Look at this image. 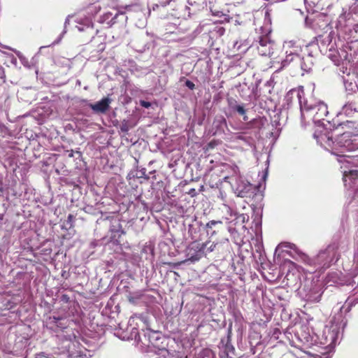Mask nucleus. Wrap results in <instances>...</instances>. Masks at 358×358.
<instances>
[{
    "label": "nucleus",
    "instance_id": "obj_1",
    "mask_svg": "<svg viewBox=\"0 0 358 358\" xmlns=\"http://www.w3.org/2000/svg\"><path fill=\"white\" fill-rule=\"evenodd\" d=\"M299 103L301 117L303 119L311 118L315 123L320 122L329 113L327 106L323 102L313 106L308 104L306 100L302 101L299 96Z\"/></svg>",
    "mask_w": 358,
    "mask_h": 358
},
{
    "label": "nucleus",
    "instance_id": "obj_2",
    "mask_svg": "<svg viewBox=\"0 0 358 358\" xmlns=\"http://www.w3.org/2000/svg\"><path fill=\"white\" fill-rule=\"evenodd\" d=\"M341 334L340 327L332 323L326 326L322 334L318 337L320 343L328 351H331L336 345Z\"/></svg>",
    "mask_w": 358,
    "mask_h": 358
},
{
    "label": "nucleus",
    "instance_id": "obj_3",
    "mask_svg": "<svg viewBox=\"0 0 358 358\" xmlns=\"http://www.w3.org/2000/svg\"><path fill=\"white\" fill-rule=\"evenodd\" d=\"M354 141L355 139H352L351 133H343L334 140V144L331 150L336 155H339V152L343 153L345 151L353 150L357 148V145L354 143Z\"/></svg>",
    "mask_w": 358,
    "mask_h": 358
},
{
    "label": "nucleus",
    "instance_id": "obj_4",
    "mask_svg": "<svg viewBox=\"0 0 358 358\" xmlns=\"http://www.w3.org/2000/svg\"><path fill=\"white\" fill-rule=\"evenodd\" d=\"M208 243L200 244L196 242L191 243L187 250V261L195 262L199 261L205 255V248Z\"/></svg>",
    "mask_w": 358,
    "mask_h": 358
},
{
    "label": "nucleus",
    "instance_id": "obj_5",
    "mask_svg": "<svg viewBox=\"0 0 358 358\" xmlns=\"http://www.w3.org/2000/svg\"><path fill=\"white\" fill-rule=\"evenodd\" d=\"M317 141L326 149H331L334 144L333 134L331 131L319 127L313 134Z\"/></svg>",
    "mask_w": 358,
    "mask_h": 358
},
{
    "label": "nucleus",
    "instance_id": "obj_6",
    "mask_svg": "<svg viewBox=\"0 0 358 358\" xmlns=\"http://www.w3.org/2000/svg\"><path fill=\"white\" fill-rule=\"evenodd\" d=\"M257 50L262 56H271L273 54V43L268 36H261L258 41Z\"/></svg>",
    "mask_w": 358,
    "mask_h": 358
},
{
    "label": "nucleus",
    "instance_id": "obj_7",
    "mask_svg": "<svg viewBox=\"0 0 358 358\" xmlns=\"http://www.w3.org/2000/svg\"><path fill=\"white\" fill-rule=\"evenodd\" d=\"M112 101L111 98L106 96L94 103H90L89 106L95 113L104 114L109 110Z\"/></svg>",
    "mask_w": 358,
    "mask_h": 358
},
{
    "label": "nucleus",
    "instance_id": "obj_8",
    "mask_svg": "<svg viewBox=\"0 0 358 358\" xmlns=\"http://www.w3.org/2000/svg\"><path fill=\"white\" fill-rule=\"evenodd\" d=\"M112 232L118 233L119 236L124 234V230L122 229V226L119 220H115L112 222L110 228Z\"/></svg>",
    "mask_w": 358,
    "mask_h": 358
},
{
    "label": "nucleus",
    "instance_id": "obj_9",
    "mask_svg": "<svg viewBox=\"0 0 358 358\" xmlns=\"http://www.w3.org/2000/svg\"><path fill=\"white\" fill-rule=\"evenodd\" d=\"M145 337H148L149 343L155 346L157 345L156 341L159 339V334L157 332H149L145 335Z\"/></svg>",
    "mask_w": 358,
    "mask_h": 358
},
{
    "label": "nucleus",
    "instance_id": "obj_10",
    "mask_svg": "<svg viewBox=\"0 0 358 358\" xmlns=\"http://www.w3.org/2000/svg\"><path fill=\"white\" fill-rule=\"evenodd\" d=\"M250 188H251V185L249 183L247 185H245L243 189H241L240 186L238 187H237V191L238 192V196H241V197L245 196L247 192L250 189Z\"/></svg>",
    "mask_w": 358,
    "mask_h": 358
},
{
    "label": "nucleus",
    "instance_id": "obj_11",
    "mask_svg": "<svg viewBox=\"0 0 358 358\" xmlns=\"http://www.w3.org/2000/svg\"><path fill=\"white\" fill-rule=\"evenodd\" d=\"M279 246H285V247L289 248L290 249L294 250L297 254L304 256V255L302 252L299 251V250L296 248V245L294 244H292L289 243H281L280 245H279Z\"/></svg>",
    "mask_w": 358,
    "mask_h": 358
},
{
    "label": "nucleus",
    "instance_id": "obj_12",
    "mask_svg": "<svg viewBox=\"0 0 358 358\" xmlns=\"http://www.w3.org/2000/svg\"><path fill=\"white\" fill-rule=\"evenodd\" d=\"M208 244L205 248V255L207 252H211L214 251V250L217 245V243H210V242H208Z\"/></svg>",
    "mask_w": 358,
    "mask_h": 358
},
{
    "label": "nucleus",
    "instance_id": "obj_13",
    "mask_svg": "<svg viewBox=\"0 0 358 358\" xmlns=\"http://www.w3.org/2000/svg\"><path fill=\"white\" fill-rule=\"evenodd\" d=\"M358 176V171H351L349 172L348 174L345 173L344 175V180H347V178L348 177H352L353 178H357Z\"/></svg>",
    "mask_w": 358,
    "mask_h": 358
},
{
    "label": "nucleus",
    "instance_id": "obj_14",
    "mask_svg": "<svg viewBox=\"0 0 358 358\" xmlns=\"http://www.w3.org/2000/svg\"><path fill=\"white\" fill-rule=\"evenodd\" d=\"M119 16H122L123 18H124V21L126 22L127 20V17L124 15V13L122 12V11H119L115 15V17L111 20V21L113 22V24L115 23V20L117 17Z\"/></svg>",
    "mask_w": 358,
    "mask_h": 358
},
{
    "label": "nucleus",
    "instance_id": "obj_15",
    "mask_svg": "<svg viewBox=\"0 0 358 358\" xmlns=\"http://www.w3.org/2000/svg\"><path fill=\"white\" fill-rule=\"evenodd\" d=\"M235 110L241 115H244L245 114V110L244 109V107L243 106H241V105H238V106H236L235 107Z\"/></svg>",
    "mask_w": 358,
    "mask_h": 358
},
{
    "label": "nucleus",
    "instance_id": "obj_16",
    "mask_svg": "<svg viewBox=\"0 0 358 358\" xmlns=\"http://www.w3.org/2000/svg\"><path fill=\"white\" fill-rule=\"evenodd\" d=\"M296 55H294L293 53H289L287 56V59L283 61V63H287V62H289L293 60L294 57H295Z\"/></svg>",
    "mask_w": 358,
    "mask_h": 358
},
{
    "label": "nucleus",
    "instance_id": "obj_17",
    "mask_svg": "<svg viewBox=\"0 0 358 358\" xmlns=\"http://www.w3.org/2000/svg\"><path fill=\"white\" fill-rule=\"evenodd\" d=\"M140 105L144 108H148L149 107H150L151 103L148 101L141 100L140 101Z\"/></svg>",
    "mask_w": 358,
    "mask_h": 358
},
{
    "label": "nucleus",
    "instance_id": "obj_18",
    "mask_svg": "<svg viewBox=\"0 0 358 358\" xmlns=\"http://www.w3.org/2000/svg\"><path fill=\"white\" fill-rule=\"evenodd\" d=\"M185 85L190 90H193L195 87V85L190 80H186Z\"/></svg>",
    "mask_w": 358,
    "mask_h": 358
},
{
    "label": "nucleus",
    "instance_id": "obj_19",
    "mask_svg": "<svg viewBox=\"0 0 358 358\" xmlns=\"http://www.w3.org/2000/svg\"><path fill=\"white\" fill-rule=\"evenodd\" d=\"M217 223H221V222L220 221L211 220V221H210L209 222L207 223V227H212L213 226L215 225Z\"/></svg>",
    "mask_w": 358,
    "mask_h": 358
},
{
    "label": "nucleus",
    "instance_id": "obj_20",
    "mask_svg": "<svg viewBox=\"0 0 358 358\" xmlns=\"http://www.w3.org/2000/svg\"><path fill=\"white\" fill-rule=\"evenodd\" d=\"M217 31V33L219 34L220 36H222V35L224 34V29L222 28V27L218 28Z\"/></svg>",
    "mask_w": 358,
    "mask_h": 358
},
{
    "label": "nucleus",
    "instance_id": "obj_21",
    "mask_svg": "<svg viewBox=\"0 0 358 358\" xmlns=\"http://www.w3.org/2000/svg\"><path fill=\"white\" fill-rule=\"evenodd\" d=\"M236 139L241 140V141H245V137L243 135L238 134L236 136Z\"/></svg>",
    "mask_w": 358,
    "mask_h": 358
},
{
    "label": "nucleus",
    "instance_id": "obj_22",
    "mask_svg": "<svg viewBox=\"0 0 358 358\" xmlns=\"http://www.w3.org/2000/svg\"><path fill=\"white\" fill-rule=\"evenodd\" d=\"M43 357H45L44 352H41V353L38 354L37 357H36V358H43Z\"/></svg>",
    "mask_w": 358,
    "mask_h": 358
},
{
    "label": "nucleus",
    "instance_id": "obj_23",
    "mask_svg": "<svg viewBox=\"0 0 358 358\" xmlns=\"http://www.w3.org/2000/svg\"><path fill=\"white\" fill-rule=\"evenodd\" d=\"M73 218H74L73 215H72L71 214L69 215V216H68V222H71L73 221Z\"/></svg>",
    "mask_w": 358,
    "mask_h": 358
},
{
    "label": "nucleus",
    "instance_id": "obj_24",
    "mask_svg": "<svg viewBox=\"0 0 358 358\" xmlns=\"http://www.w3.org/2000/svg\"><path fill=\"white\" fill-rule=\"evenodd\" d=\"M16 54H17V57H19V59L22 60L23 58V56L22 55V54L20 52H16Z\"/></svg>",
    "mask_w": 358,
    "mask_h": 358
},
{
    "label": "nucleus",
    "instance_id": "obj_25",
    "mask_svg": "<svg viewBox=\"0 0 358 358\" xmlns=\"http://www.w3.org/2000/svg\"><path fill=\"white\" fill-rule=\"evenodd\" d=\"M325 254H326L325 252H320L319 255V258H323L324 257Z\"/></svg>",
    "mask_w": 358,
    "mask_h": 358
},
{
    "label": "nucleus",
    "instance_id": "obj_26",
    "mask_svg": "<svg viewBox=\"0 0 358 358\" xmlns=\"http://www.w3.org/2000/svg\"><path fill=\"white\" fill-rule=\"evenodd\" d=\"M234 173H237L238 172V167L235 166L233 169Z\"/></svg>",
    "mask_w": 358,
    "mask_h": 358
},
{
    "label": "nucleus",
    "instance_id": "obj_27",
    "mask_svg": "<svg viewBox=\"0 0 358 358\" xmlns=\"http://www.w3.org/2000/svg\"><path fill=\"white\" fill-rule=\"evenodd\" d=\"M121 129L123 131H127V128L126 127H122Z\"/></svg>",
    "mask_w": 358,
    "mask_h": 358
},
{
    "label": "nucleus",
    "instance_id": "obj_28",
    "mask_svg": "<svg viewBox=\"0 0 358 358\" xmlns=\"http://www.w3.org/2000/svg\"><path fill=\"white\" fill-rule=\"evenodd\" d=\"M78 29L80 31H82L84 30L83 27H78Z\"/></svg>",
    "mask_w": 358,
    "mask_h": 358
},
{
    "label": "nucleus",
    "instance_id": "obj_29",
    "mask_svg": "<svg viewBox=\"0 0 358 358\" xmlns=\"http://www.w3.org/2000/svg\"><path fill=\"white\" fill-rule=\"evenodd\" d=\"M69 23V19H66V21H65V27L66 26V24Z\"/></svg>",
    "mask_w": 358,
    "mask_h": 358
},
{
    "label": "nucleus",
    "instance_id": "obj_30",
    "mask_svg": "<svg viewBox=\"0 0 358 358\" xmlns=\"http://www.w3.org/2000/svg\"><path fill=\"white\" fill-rule=\"evenodd\" d=\"M91 24V22L88 21L87 22V26H90Z\"/></svg>",
    "mask_w": 358,
    "mask_h": 358
},
{
    "label": "nucleus",
    "instance_id": "obj_31",
    "mask_svg": "<svg viewBox=\"0 0 358 358\" xmlns=\"http://www.w3.org/2000/svg\"><path fill=\"white\" fill-rule=\"evenodd\" d=\"M243 119H244L245 120H247V117H246V116H245Z\"/></svg>",
    "mask_w": 358,
    "mask_h": 358
},
{
    "label": "nucleus",
    "instance_id": "obj_32",
    "mask_svg": "<svg viewBox=\"0 0 358 358\" xmlns=\"http://www.w3.org/2000/svg\"><path fill=\"white\" fill-rule=\"evenodd\" d=\"M358 1V0H357Z\"/></svg>",
    "mask_w": 358,
    "mask_h": 358
}]
</instances>
